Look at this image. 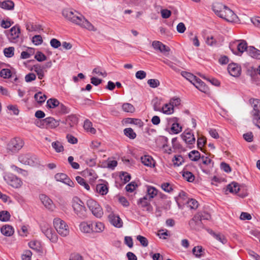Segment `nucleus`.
<instances>
[{
	"label": "nucleus",
	"instance_id": "f3484780",
	"mask_svg": "<svg viewBox=\"0 0 260 260\" xmlns=\"http://www.w3.org/2000/svg\"><path fill=\"white\" fill-rule=\"evenodd\" d=\"M40 198L42 203L46 208L51 210H53L54 205L53 204L52 201L49 197L45 194H41L40 196Z\"/></svg>",
	"mask_w": 260,
	"mask_h": 260
},
{
	"label": "nucleus",
	"instance_id": "e433bc0d",
	"mask_svg": "<svg viewBox=\"0 0 260 260\" xmlns=\"http://www.w3.org/2000/svg\"><path fill=\"white\" fill-rule=\"evenodd\" d=\"M160 111L166 114H171L174 112V108L169 103V104H166L162 107Z\"/></svg>",
	"mask_w": 260,
	"mask_h": 260
},
{
	"label": "nucleus",
	"instance_id": "dca6fc26",
	"mask_svg": "<svg viewBox=\"0 0 260 260\" xmlns=\"http://www.w3.org/2000/svg\"><path fill=\"white\" fill-rule=\"evenodd\" d=\"M19 161L26 165L32 166L35 161L30 154H22L19 156Z\"/></svg>",
	"mask_w": 260,
	"mask_h": 260
},
{
	"label": "nucleus",
	"instance_id": "864d4df0",
	"mask_svg": "<svg viewBox=\"0 0 260 260\" xmlns=\"http://www.w3.org/2000/svg\"><path fill=\"white\" fill-rule=\"evenodd\" d=\"M184 159L181 155H177L174 156V159H173L174 166H179L182 165Z\"/></svg>",
	"mask_w": 260,
	"mask_h": 260
},
{
	"label": "nucleus",
	"instance_id": "a211bd4d",
	"mask_svg": "<svg viewBox=\"0 0 260 260\" xmlns=\"http://www.w3.org/2000/svg\"><path fill=\"white\" fill-rule=\"evenodd\" d=\"M181 137L183 140L187 144H193L195 143V137L193 134L190 132H184L181 135Z\"/></svg>",
	"mask_w": 260,
	"mask_h": 260
},
{
	"label": "nucleus",
	"instance_id": "69168bd1",
	"mask_svg": "<svg viewBox=\"0 0 260 260\" xmlns=\"http://www.w3.org/2000/svg\"><path fill=\"white\" fill-rule=\"evenodd\" d=\"M160 13L162 18L167 19L171 16L172 12L170 10L165 9L161 10Z\"/></svg>",
	"mask_w": 260,
	"mask_h": 260
},
{
	"label": "nucleus",
	"instance_id": "7ed1b4c3",
	"mask_svg": "<svg viewBox=\"0 0 260 260\" xmlns=\"http://www.w3.org/2000/svg\"><path fill=\"white\" fill-rule=\"evenodd\" d=\"M24 142L20 138L16 137L12 139L7 144V150L12 153H17L24 145Z\"/></svg>",
	"mask_w": 260,
	"mask_h": 260
},
{
	"label": "nucleus",
	"instance_id": "49530a36",
	"mask_svg": "<svg viewBox=\"0 0 260 260\" xmlns=\"http://www.w3.org/2000/svg\"><path fill=\"white\" fill-rule=\"evenodd\" d=\"M52 146L57 152H62L64 150L63 146H62L61 143L59 141H55L52 142Z\"/></svg>",
	"mask_w": 260,
	"mask_h": 260
},
{
	"label": "nucleus",
	"instance_id": "9b49d317",
	"mask_svg": "<svg viewBox=\"0 0 260 260\" xmlns=\"http://www.w3.org/2000/svg\"><path fill=\"white\" fill-rule=\"evenodd\" d=\"M54 177L57 181L61 182L71 187L74 186V182L66 174L57 173Z\"/></svg>",
	"mask_w": 260,
	"mask_h": 260
},
{
	"label": "nucleus",
	"instance_id": "f257e3e1",
	"mask_svg": "<svg viewBox=\"0 0 260 260\" xmlns=\"http://www.w3.org/2000/svg\"><path fill=\"white\" fill-rule=\"evenodd\" d=\"M76 13H77V12H73L69 9H64L62 12L63 16L73 23L89 31H95L96 30L94 26L83 15L81 14L78 15Z\"/></svg>",
	"mask_w": 260,
	"mask_h": 260
},
{
	"label": "nucleus",
	"instance_id": "37998d69",
	"mask_svg": "<svg viewBox=\"0 0 260 260\" xmlns=\"http://www.w3.org/2000/svg\"><path fill=\"white\" fill-rule=\"evenodd\" d=\"M34 98L38 103L41 104L45 101L47 96L43 95L41 92H39L35 94Z\"/></svg>",
	"mask_w": 260,
	"mask_h": 260
},
{
	"label": "nucleus",
	"instance_id": "4468645a",
	"mask_svg": "<svg viewBox=\"0 0 260 260\" xmlns=\"http://www.w3.org/2000/svg\"><path fill=\"white\" fill-rule=\"evenodd\" d=\"M253 110L252 112L253 120L260 118V100L258 99L253 100Z\"/></svg>",
	"mask_w": 260,
	"mask_h": 260
},
{
	"label": "nucleus",
	"instance_id": "6ab92c4d",
	"mask_svg": "<svg viewBox=\"0 0 260 260\" xmlns=\"http://www.w3.org/2000/svg\"><path fill=\"white\" fill-rule=\"evenodd\" d=\"M62 123L69 125L70 127H73L78 123V118L73 115L68 116L65 121H62Z\"/></svg>",
	"mask_w": 260,
	"mask_h": 260
},
{
	"label": "nucleus",
	"instance_id": "4be33fe9",
	"mask_svg": "<svg viewBox=\"0 0 260 260\" xmlns=\"http://www.w3.org/2000/svg\"><path fill=\"white\" fill-rule=\"evenodd\" d=\"M193 85L196 88L203 92L206 93L208 90V87L206 85L205 83L199 78L194 83Z\"/></svg>",
	"mask_w": 260,
	"mask_h": 260
},
{
	"label": "nucleus",
	"instance_id": "ea45409f",
	"mask_svg": "<svg viewBox=\"0 0 260 260\" xmlns=\"http://www.w3.org/2000/svg\"><path fill=\"white\" fill-rule=\"evenodd\" d=\"M59 105V102L56 99L51 98L47 102V106L49 108H54Z\"/></svg>",
	"mask_w": 260,
	"mask_h": 260
},
{
	"label": "nucleus",
	"instance_id": "72a5a7b5",
	"mask_svg": "<svg viewBox=\"0 0 260 260\" xmlns=\"http://www.w3.org/2000/svg\"><path fill=\"white\" fill-rule=\"evenodd\" d=\"M142 162L146 166L151 167L154 166L152 164L153 159L152 157L149 155H144L141 157Z\"/></svg>",
	"mask_w": 260,
	"mask_h": 260
},
{
	"label": "nucleus",
	"instance_id": "5fc2aeb1",
	"mask_svg": "<svg viewBox=\"0 0 260 260\" xmlns=\"http://www.w3.org/2000/svg\"><path fill=\"white\" fill-rule=\"evenodd\" d=\"M147 83L151 88H156L160 85L159 81L158 79H151L147 81Z\"/></svg>",
	"mask_w": 260,
	"mask_h": 260
},
{
	"label": "nucleus",
	"instance_id": "1a4fd4ad",
	"mask_svg": "<svg viewBox=\"0 0 260 260\" xmlns=\"http://www.w3.org/2000/svg\"><path fill=\"white\" fill-rule=\"evenodd\" d=\"M199 215L195 214L192 218L190 220L189 225L192 230L199 231L204 228L202 221L199 219Z\"/></svg>",
	"mask_w": 260,
	"mask_h": 260
},
{
	"label": "nucleus",
	"instance_id": "bf43d9fd",
	"mask_svg": "<svg viewBox=\"0 0 260 260\" xmlns=\"http://www.w3.org/2000/svg\"><path fill=\"white\" fill-rule=\"evenodd\" d=\"M137 239L138 240L142 246L143 247H147L148 245V241L146 238L141 235L137 236Z\"/></svg>",
	"mask_w": 260,
	"mask_h": 260
},
{
	"label": "nucleus",
	"instance_id": "c85d7f7f",
	"mask_svg": "<svg viewBox=\"0 0 260 260\" xmlns=\"http://www.w3.org/2000/svg\"><path fill=\"white\" fill-rule=\"evenodd\" d=\"M226 190H229L231 193H237L240 190L239 185L237 182H232L227 185Z\"/></svg>",
	"mask_w": 260,
	"mask_h": 260
},
{
	"label": "nucleus",
	"instance_id": "cd10ccee",
	"mask_svg": "<svg viewBox=\"0 0 260 260\" xmlns=\"http://www.w3.org/2000/svg\"><path fill=\"white\" fill-rule=\"evenodd\" d=\"M1 232L2 234L6 236H10L14 233L13 227L9 225H5L2 227Z\"/></svg>",
	"mask_w": 260,
	"mask_h": 260
},
{
	"label": "nucleus",
	"instance_id": "4c0bfd02",
	"mask_svg": "<svg viewBox=\"0 0 260 260\" xmlns=\"http://www.w3.org/2000/svg\"><path fill=\"white\" fill-rule=\"evenodd\" d=\"M197 215H199V219L202 221L203 220H210L211 216L210 213L206 211H200L196 214Z\"/></svg>",
	"mask_w": 260,
	"mask_h": 260
},
{
	"label": "nucleus",
	"instance_id": "680f3d73",
	"mask_svg": "<svg viewBox=\"0 0 260 260\" xmlns=\"http://www.w3.org/2000/svg\"><path fill=\"white\" fill-rule=\"evenodd\" d=\"M187 203L191 209H196L198 208L199 204L198 202L193 199L187 201Z\"/></svg>",
	"mask_w": 260,
	"mask_h": 260
},
{
	"label": "nucleus",
	"instance_id": "2eb2a0df",
	"mask_svg": "<svg viewBox=\"0 0 260 260\" xmlns=\"http://www.w3.org/2000/svg\"><path fill=\"white\" fill-rule=\"evenodd\" d=\"M46 128H54L59 125V120H56L54 118L49 117L44 119Z\"/></svg>",
	"mask_w": 260,
	"mask_h": 260
},
{
	"label": "nucleus",
	"instance_id": "39448f33",
	"mask_svg": "<svg viewBox=\"0 0 260 260\" xmlns=\"http://www.w3.org/2000/svg\"><path fill=\"white\" fill-rule=\"evenodd\" d=\"M77 201H74L73 208L76 215L80 218H84L86 216V209L83 202L79 199Z\"/></svg>",
	"mask_w": 260,
	"mask_h": 260
},
{
	"label": "nucleus",
	"instance_id": "58836bf2",
	"mask_svg": "<svg viewBox=\"0 0 260 260\" xmlns=\"http://www.w3.org/2000/svg\"><path fill=\"white\" fill-rule=\"evenodd\" d=\"M76 180L80 185L84 187L86 190H89L90 189V186L84 178L80 176H77Z\"/></svg>",
	"mask_w": 260,
	"mask_h": 260
},
{
	"label": "nucleus",
	"instance_id": "0eeeda50",
	"mask_svg": "<svg viewBox=\"0 0 260 260\" xmlns=\"http://www.w3.org/2000/svg\"><path fill=\"white\" fill-rule=\"evenodd\" d=\"M4 179L10 185L14 188H19L22 184L21 179L12 174L6 175Z\"/></svg>",
	"mask_w": 260,
	"mask_h": 260
},
{
	"label": "nucleus",
	"instance_id": "5701e85b",
	"mask_svg": "<svg viewBox=\"0 0 260 260\" xmlns=\"http://www.w3.org/2000/svg\"><path fill=\"white\" fill-rule=\"evenodd\" d=\"M80 230L84 233H90L92 232V223L91 222H82L79 225Z\"/></svg>",
	"mask_w": 260,
	"mask_h": 260
},
{
	"label": "nucleus",
	"instance_id": "9d476101",
	"mask_svg": "<svg viewBox=\"0 0 260 260\" xmlns=\"http://www.w3.org/2000/svg\"><path fill=\"white\" fill-rule=\"evenodd\" d=\"M20 34V28L18 25H15L10 29V34L8 35V39L11 42L16 43Z\"/></svg>",
	"mask_w": 260,
	"mask_h": 260
},
{
	"label": "nucleus",
	"instance_id": "3c124183",
	"mask_svg": "<svg viewBox=\"0 0 260 260\" xmlns=\"http://www.w3.org/2000/svg\"><path fill=\"white\" fill-rule=\"evenodd\" d=\"M171 129L174 134H177L182 131V127L178 123L174 122L172 124Z\"/></svg>",
	"mask_w": 260,
	"mask_h": 260
},
{
	"label": "nucleus",
	"instance_id": "b1692460",
	"mask_svg": "<svg viewBox=\"0 0 260 260\" xmlns=\"http://www.w3.org/2000/svg\"><path fill=\"white\" fill-rule=\"evenodd\" d=\"M96 190L101 195H106L108 192L107 185L104 183L98 184L96 186Z\"/></svg>",
	"mask_w": 260,
	"mask_h": 260
},
{
	"label": "nucleus",
	"instance_id": "8fccbe9b",
	"mask_svg": "<svg viewBox=\"0 0 260 260\" xmlns=\"http://www.w3.org/2000/svg\"><path fill=\"white\" fill-rule=\"evenodd\" d=\"M91 212L97 218H101L103 215V209L100 205L95 209L93 210Z\"/></svg>",
	"mask_w": 260,
	"mask_h": 260
},
{
	"label": "nucleus",
	"instance_id": "a878e982",
	"mask_svg": "<svg viewBox=\"0 0 260 260\" xmlns=\"http://www.w3.org/2000/svg\"><path fill=\"white\" fill-rule=\"evenodd\" d=\"M248 54L253 58L260 59V50L253 46H249L247 49Z\"/></svg>",
	"mask_w": 260,
	"mask_h": 260
},
{
	"label": "nucleus",
	"instance_id": "c9c22d12",
	"mask_svg": "<svg viewBox=\"0 0 260 260\" xmlns=\"http://www.w3.org/2000/svg\"><path fill=\"white\" fill-rule=\"evenodd\" d=\"M147 196H149L148 199L151 200L155 196L157 195L158 190L154 187L148 186L147 189Z\"/></svg>",
	"mask_w": 260,
	"mask_h": 260
},
{
	"label": "nucleus",
	"instance_id": "bb28decb",
	"mask_svg": "<svg viewBox=\"0 0 260 260\" xmlns=\"http://www.w3.org/2000/svg\"><path fill=\"white\" fill-rule=\"evenodd\" d=\"M92 223V232L101 233L103 232L105 229L104 224L101 222H91Z\"/></svg>",
	"mask_w": 260,
	"mask_h": 260
},
{
	"label": "nucleus",
	"instance_id": "6e6552de",
	"mask_svg": "<svg viewBox=\"0 0 260 260\" xmlns=\"http://www.w3.org/2000/svg\"><path fill=\"white\" fill-rule=\"evenodd\" d=\"M220 17L230 22H235L238 19L234 12L226 6L222 10V15L220 16Z\"/></svg>",
	"mask_w": 260,
	"mask_h": 260
},
{
	"label": "nucleus",
	"instance_id": "f03ea898",
	"mask_svg": "<svg viewBox=\"0 0 260 260\" xmlns=\"http://www.w3.org/2000/svg\"><path fill=\"white\" fill-rule=\"evenodd\" d=\"M53 224L57 232L61 236L66 237L69 235V226L63 220L59 218H56L53 220Z\"/></svg>",
	"mask_w": 260,
	"mask_h": 260
},
{
	"label": "nucleus",
	"instance_id": "423d86ee",
	"mask_svg": "<svg viewBox=\"0 0 260 260\" xmlns=\"http://www.w3.org/2000/svg\"><path fill=\"white\" fill-rule=\"evenodd\" d=\"M150 201L148 199L147 195L140 198L137 202V204L139 208H142L143 210L150 212L153 210V207L150 204Z\"/></svg>",
	"mask_w": 260,
	"mask_h": 260
},
{
	"label": "nucleus",
	"instance_id": "f8f14e48",
	"mask_svg": "<svg viewBox=\"0 0 260 260\" xmlns=\"http://www.w3.org/2000/svg\"><path fill=\"white\" fill-rule=\"evenodd\" d=\"M228 70L230 74L233 77H238L241 74V67L235 63H230Z\"/></svg>",
	"mask_w": 260,
	"mask_h": 260
},
{
	"label": "nucleus",
	"instance_id": "412c9836",
	"mask_svg": "<svg viewBox=\"0 0 260 260\" xmlns=\"http://www.w3.org/2000/svg\"><path fill=\"white\" fill-rule=\"evenodd\" d=\"M0 8L7 10H12L14 8V3L11 0L0 1Z\"/></svg>",
	"mask_w": 260,
	"mask_h": 260
},
{
	"label": "nucleus",
	"instance_id": "052dcab7",
	"mask_svg": "<svg viewBox=\"0 0 260 260\" xmlns=\"http://www.w3.org/2000/svg\"><path fill=\"white\" fill-rule=\"evenodd\" d=\"M35 58L36 59H37L38 61H43L45 60H46L47 57L46 56L41 52L38 51L35 56Z\"/></svg>",
	"mask_w": 260,
	"mask_h": 260
},
{
	"label": "nucleus",
	"instance_id": "20e7f679",
	"mask_svg": "<svg viewBox=\"0 0 260 260\" xmlns=\"http://www.w3.org/2000/svg\"><path fill=\"white\" fill-rule=\"evenodd\" d=\"M41 229L42 232L51 242L53 243L57 242L58 236L49 224L45 222L42 223L41 224Z\"/></svg>",
	"mask_w": 260,
	"mask_h": 260
},
{
	"label": "nucleus",
	"instance_id": "2f4dec72",
	"mask_svg": "<svg viewBox=\"0 0 260 260\" xmlns=\"http://www.w3.org/2000/svg\"><path fill=\"white\" fill-rule=\"evenodd\" d=\"M181 75L193 84L198 79V78L194 76L193 74L187 72H182Z\"/></svg>",
	"mask_w": 260,
	"mask_h": 260
},
{
	"label": "nucleus",
	"instance_id": "f704fd0d",
	"mask_svg": "<svg viewBox=\"0 0 260 260\" xmlns=\"http://www.w3.org/2000/svg\"><path fill=\"white\" fill-rule=\"evenodd\" d=\"M189 158L194 161H197L201 158L200 152L197 150H192L188 153Z\"/></svg>",
	"mask_w": 260,
	"mask_h": 260
},
{
	"label": "nucleus",
	"instance_id": "6e6d98bb",
	"mask_svg": "<svg viewBox=\"0 0 260 260\" xmlns=\"http://www.w3.org/2000/svg\"><path fill=\"white\" fill-rule=\"evenodd\" d=\"M14 48L13 47H9L4 50V53L7 57H11L14 55Z\"/></svg>",
	"mask_w": 260,
	"mask_h": 260
},
{
	"label": "nucleus",
	"instance_id": "ddd939ff",
	"mask_svg": "<svg viewBox=\"0 0 260 260\" xmlns=\"http://www.w3.org/2000/svg\"><path fill=\"white\" fill-rule=\"evenodd\" d=\"M109 221L114 226L120 228L123 225V222L119 216L115 215L113 212H111L108 215Z\"/></svg>",
	"mask_w": 260,
	"mask_h": 260
},
{
	"label": "nucleus",
	"instance_id": "a18cd8bd",
	"mask_svg": "<svg viewBox=\"0 0 260 260\" xmlns=\"http://www.w3.org/2000/svg\"><path fill=\"white\" fill-rule=\"evenodd\" d=\"M34 71L37 74L38 78L42 79L44 76V73L41 67L38 64L34 66Z\"/></svg>",
	"mask_w": 260,
	"mask_h": 260
},
{
	"label": "nucleus",
	"instance_id": "603ef678",
	"mask_svg": "<svg viewBox=\"0 0 260 260\" xmlns=\"http://www.w3.org/2000/svg\"><path fill=\"white\" fill-rule=\"evenodd\" d=\"M41 27L42 26L39 24H33L32 23L26 24V29L29 31L42 29Z\"/></svg>",
	"mask_w": 260,
	"mask_h": 260
},
{
	"label": "nucleus",
	"instance_id": "0e129e2a",
	"mask_svg": "<svg viewBox=\"0 0 260 260\" xmlns=\"http://www.w3.org/2000/svg\"><path fill=\"white\" fill-rule=\"evenodd\" d=\"M152 103L153 105L154 110L155 111H160L161 109L159 107V105H160V101L157 99L155 98L152 101Z\"/></svg>",
	"mask_w": 260,
	"mask_h": 260
},
{
	"label": "nucleus",
	"instance_id": "c756f323",
	"mask_svg": "<svg viewBox=\"0 0 260 260\" xmlns=\"http://www.w3.org/2000/svg\"><path fill=\"white\" fill-rule=\"evenodd\" d=\"M239 41H240V43L237 46V49L239 52L242 54L244 51L247 52V49H248L249 47H248L246 41L244 40H241Z\"/></svg>",
	"mask_w": 260,
	"mask_h": 260
},
{
	"label": "nucleus",
	"instance_id": "aec40b11",
	"mask_svg": "<svg viewBox=\"0 0 260 260\" xmlns=\"http://www.w3.org/2000/svg\"><path fill=\"white\" fill-rule=\"evenodd\" d=\"M224 8L225 5L220 3H215L212 6L213 11L219 17L222 15V10Z\"/></svg>",
	"mask_w": 260,
	"mask_h": 260
},
{
	"label": "nucleus",
	"instance_id": "4d7b16f0",
	"mask_svg": "<svg viewBox=\"0 0 260 260\" xmlns=\"http://www.w3.org/2000/svg\"><path fill=\"white\" fill-rule=\"evenodd\" d=\"M206 43L208 45L210 46L216 45L217 44V42L216 39L212 36L207 37Z\"/></svg>",
	"mask_w": 260,
	"mask_h": 260
},
{
	"label": "nucleus",
	"instance_id": "338daca9",
	"mask_svg": "<svg viewBox=\"0 0 260 260\" xmlns=\"http://www.w3.org/2000/svg\"><path fill=\"white\" fill-rule=\"evenodd\" d=\"M32 42L36 45H39L42 43L43 39L40 35H35L32 39Z\"/></svg>",
	"mask_w": 260,
	"mask_h": 260
},
{
	"label": "nucleus",
	"instance_id": "393cba45",
	"mask_svg": "<svg viewBox=\"0 0 260 260\" xmlns=\"http://www.w3.org/2000/svg\"><path fill=\"white\" fill-rule=\"evenodd\" d=\"M209 233L222 244H225L226 243L227 239H226L225 237L221 233H216L212 230H210Z\"/></svg>",
	"mask_w": 260,
	"mask_h": 260
},
{
	"label": "nucleus",
	"instance_id": "7c9ffc66",
	"mask_svg": "<svg viewBox=\"0 0 260 260\" xmlns=\"http://www.w3.org/2000/svg\"><path fill=\"white\" fill-rule=\"evenodd\" d=\"M83 127L87 132H89L92 134H94L96 133L95 129L92 127V122L88 119L84 121Z\"/></svg>",
	"mask_w": 260,
	"mask_h": 260
},
{
	"label": "nucleus",
	"instance_id": "c03bdc74",
	"mask_svg": "<svg viewBox=\"0 0 260 260\" xmlns=\"http://www.w3.org/2000/svg\"><path fill=\"white\" fill-rule=\"evenodd\" d=\"M124 135L131 139H134L136 137V134L134 132L132 128H126L124 129Z\"/></svg>",
	"mask_w": 260,
	"mask_h": 260
},
{
	"label": "nucleus",
	"instance_id": "774afa93",
	"mask_svg": "<svg viewBox=\"0 0 260 260\" xmlns=\"http://www.w3.org/2000/svg\"><path fill=\"white\" fill-rule=\"evenodd\" d=\"M32 253L29 250H26L24 251L22 255V260H31Z\"/></svg>",
	"mask_w": 260,
	"mask_h": 260
},
{
	"label": "nucleus",
	"instance_id": "473e14b6",
	"mask_svg": "<svg viewBox=\"0 0 260 260\" xmlns=\"http://www.w3.org/2000/svg\"><path fill=\"white\" fill-rule=\"evenodd\" d=\"M192 252L196 257H200L204 254L205 249L201 246H197L192 249Z\"/></svg>",
	"mask_w": 260,
	"mask_h": 260
},
{
	"label": "nucleus",
	"instance_id": "09e8293b",
	"mask_svg": "<svg viewBox=\"0 0 260 260\" xmlns=\"http://www.w3.org/2000/svg\"><path fill=\"white\" fill-rule=\"evenodd\" d=\"M182 176L188 182H191L194 180V176L190 172L184 171L183 172Z\"/></svg>",
	"mask_w": 260,
	"mask_h": 260
},
{
	"label": "nucleus",
	"instance_id": "de8ad7c7",
	"mask_svg": "<svg viewBox=\"0 0 260 260\" xmlns=\"http://www.w3.org/2000/svg\"><path fill=\"white\" fill-rule=\"evenodd\" d=\"M11 215L7 211H2L0 212V220L2 221H8L10 220Z\"/></svg>",
	"mask_w": 260,
	"mask_h": 260
},
{
	"label": "nucleus",
	"instance_id": "a19ab883",
	"mask_svg": "<svg viewBox=\"0 0 260 260\" xmlns=\"http://www.w3.org/2000/svg\"><path fill=\"white\" fill-rule=\"evenodd\" d=\"M122 109L126 112L134 113L135 111L134 106L128 103H124L122 106Z\"/></svg>",
	"mask_w": 260,
	"mask_h": 260
},
{
	"label": "nucleus",
	"instance_id": "e2e57ef3",
	"mask_svg": "<svg viewBox=\"0 0 260 260\" xmlns=\"http://www.w3.org/2000/svg\"><path fill=\"white\" fill-rule=\"evenodd\" d=\"M201 158L202 159L203 164L209 166L210 167L213 166V162L212 160L208 157H205L204 156H201Z\"/></svg>",
	"mask_w": 260,
	"mask_h": 260
},
{
	"label": "nucleus",
	"instance_id": "13d9d810",
	"mask_svg": "<svg viewBox=\"0 0 260 260\" xmlns=\"http://www.w3.org/2000/svg\"><path fill=\"white\" fill-rule=\"evenodd\" d=\"M0 75L4 78H9L11 76V72L8 69H3L0 72Z\"/></svg>",
	"mask_w": 260,
	"mask_h": 260
},
{
	"label": "nucleus",
	"instance_id": "79ce46f5",
	"mask_svg": "<svg viewBox=\"0 0 260 260\" xmlns=\"http://www.w3.org/2000/svg\"><path fill=\"white\" fill-rule=\"evenodd\" d=\"M86 205L89 208V209L92 211L93 210L95 209L99 204L94 200L91 199H89L87 200L86 202Z\"/></svg>",
	"mask_w": 260,
	"mask_h": 260
}]
</instances>
